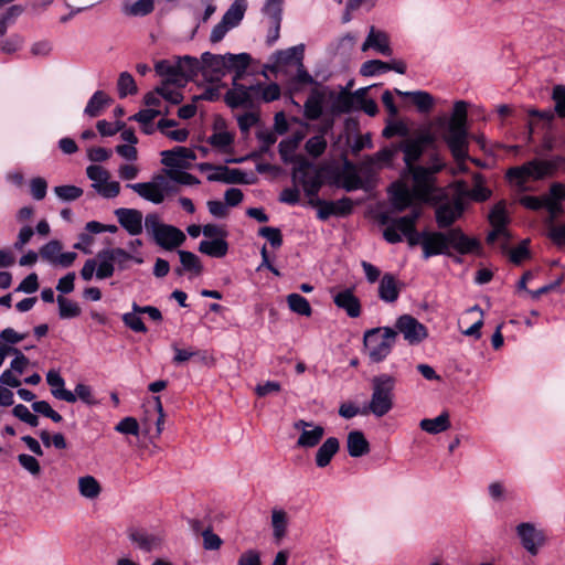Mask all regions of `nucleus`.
Returning a JSON list of instances; mask_svg holds the SVG:
<instances>
[{
  "mask_svg": "<svg viewBox=\"0 0 565 565\" xmlns=\"http://www.w3.org/2000/svg\"><path fill=\"white\" fill-rule=\"evenodd\" d=\"M332 299L334 305L350 318H358L361 315V302L354 295L353 288L332 291Z\"/></svg>",
  "mask_w": 565,
  "mask_h": 565,
  "instance_id": "obj_23",
  "label": "nucleus"
},
{
  "mask_svg": "<svg viewBox=\"0 0 565 565\" xmlns=\"http://www.w3.org/2000/svg\"><path fill=\"white\" fill-rule=\"evenodd\" d=\"M419 427L431 435L446 431L450 427L449 415L444 412L435 418H424L419 422Z\"/></svg>",
  "mask_w": 565,
  "mask_h": 565,
  "instance_id": "obj_37",
  "label": "nucleus"
},
{
  "mask_svg": "<svg viewBox=\"0 0 565 565\" xmlns=\"http://www.w3.org/2000/svg\"><path fill=\"white\" fill-rule=\"evenodd\" d=\"M395 93L399 96L411 97L414 105L420 113L429 111L434 105L433 96L424 90L402 92L399 89H395Z\"/></svg>",
  "mask_w": 565,
  "mask_h": 565,
  "instance_id": "obj_38",
  "label": "nucleus"
},
{
  "mask_svg": "<svg viewBox=\"0 0 565 565\" xmlns=\"http://www.w3.org/2000/svg\"><path fill=\"white\" fill-rule=\"evenodd\" d=\"M515 532L523 548L531 555H536L545 544L546 536L542 529L534 523L522 522L516 525Z\"/></svg>",
  "mask_w": 565,
  "mask_h": 565,
  "instance_id": "obj_16",
  "label": "nucleus"
},
{
  "mask_svg": "<svg viewBox=\"0 0 565 565\" xmlns=\"http://www.w3.org/2000/svg\"><path fill=\"white\" fill-rule=\"evenodd\" d=\"M390 71L388 63L381 60H369L361 65L360 73L363 76L372 77Z\"/></svg>",
  "mask_w": 565,
  "mask_h": 565,
  "instance_id": "obj_51",
  "label": "nucleus"
},
{
  "mask_svg": "<svg viewBox=\"0 0 565 565\" xmlns=\"http://www.w3.org/2000/svg\"><path fill=\"white\" fill-rule=\"evenodd\" d=\"M93 259L97 262V279L110 278L114 275L116 268L118 270L127 269V263L129 260H132L137 264L143 263L141 256L132 255L120 247L103 248L96 254L95 258Z\"/></svg>",
  "mask_w": 565,
  "mask_h": 565,
  "instance_id": "obj_5",
  "label": "nucleus"
},
{
  "mask_svg": "<svg viewBox=\"0 0 565 565\" xmlns=\"http://www.w3.org/2000/svg\"><path fill=\"white\" fill-rule=\"evenodd\" d=\"M109 103L110 98L103 90H97L89 98L84 114L88 117H97Z\"/></svg>",
  "mask_w": 565,
  "mask_h": 565,
  "instance_id": "obj_41",
  "label": "nucleus"
},
{
  "mask_svg": "<svg viewBox=\"0 0 565 565\" xmlns=\"http://www.w3.org/2000/svg\"><path fill=\"white\" fill-rule=\"evenodd\" d=\"M291 179L295 184H300L305 194L309 198V204H315L313 198L318 196L322 185L320 173L315 166L306 159H300L292 168Z\"/></svg>",
  "mask_w": 565,
  "mask_h": 565,
  "instance_id": "obj_9",
  "label": "nucleus"
},
{
  "mask_svg": "<svg viewBox=\"0 0 565 565\" xmlns=\"http://www.w3.org/2000/svg\"><path fill=\"white\" fill-rule=\"evenodd\" d=\"M352 107L362 109L369 116H375L379 111L377 104L366 97V89L360 88L355 90L344 102V110L349 111Z\"/></svg>",
  "mask_w": 565,
  "mask_h": 565,
  "instance_id": "obj_26",
  "label": "nucleus"
},
{
  "mask_svg": "<svg viewBox=\"0 0 565 565\" xmlns=\"http://www.w3.org/2000/svg\"><path fill=\"white\" fill-rule=\"evenodd\" d=\"M450 248L461 255L479 254L481 244L477 238L467 236L459 227H452L447 232L424 231V259L437 255H450Z\"/></svg>",
  "mask_w": 565,
  "mask_h": 565,
  "instance_id": "obj_1",
  "label": "nucleus"
},
{
  "mask_svg": "<svg viewBox=\"0 0 565 565\" xmlns=\"http://www.w3.org/2000/svg\"><path fill=\"white\" fill-rule=\"evenodd\" d=\"M177 65V56L171 60H160L154 64V71L159 76L166 77L164 82L178 85L179 78Z\"/></svg>",
  "mask_w": 565,
  "mask_h": 565,
  "instance_id": "obj_39",
  "label": "nucleus"
},
{
  "mask_svg": "<svg viewBox=\"0 0 565 565\" xmlns=\"http://www.w3.org/2000/svg\"><path fill=\"white\" fill-rule=\"evenodd\" d=\"M117 89L120 98H125L128 95H134L137 93L138 88L130 73L122 72L119 74Z\"/></svg>",
  "mask_w": 565,
  "mask_h": 565,
  "instance_id": "obj_49",
  "label": "nucleus"
},
{
  "mask_svg": "<svg viewBox=\"0 0 565 565\" xmlns=\"http://www.w3.org/2000/svg\"><path fill=\"white\" fill-rule=\"evenodd\" d=\"M115 215L130 235L136 236L142 232V213L139 210L120 207L115 211Z\"/></svg>",
  "mask_w": 565,
  "mask_h": 565,
  "instance_id": "obj_25",
  "label": "nucleus"
},
{
  "mask_svg": "<svg viewBox=\"0 0 565 565\" xmlns=\"http://www.w3.org/2000/svg\"><path fill=\"white\" fill-rule=\"evenodd\" d=\"M126 186L132 190L143 200H147L153 204H160L164 200L161 192H159L150 181L140 183H128Z\"/></svg>",
  "mask_w": 565,
  "mask_h": 565,
  "instance_id": "obj_34",
  "label": "nucleus"
},
{
  "mask_svg": "<svg viewBox=\"0 0 565 565\" xmlns=\"http://www.w3.org/2000/svg\"><path fill=\"white\" fill-rule=\"evenodd\" d=\"M87 178L93 182L94 190L105 199H114L120 193L118 181H111L109 172L102 166L92 164L86 168Z\"/></svg>",
  "mask_w": 565,
  "mask_h": 565,
  "instance_id": "obj_12",
  "label": "nucleus"
},
{
  "mask_svg": "<svg viewBox=\"0 0 565 565\" xmlns=\"http://www.w3.org/2000/svg\"><path fill=\"white\" fill-rule=\"evenodd\" d=\"M257 87L256 83L250 84H234L225 96L224 100L231 108H246L252 109L258 106L257 102Z\"/></svg>",
  "mask_w": 565,
  "mask_h": 565,
  "instance_id": "obj_15",
  "label": "nucleus"
},
{
  "mask_svg": "<svg viewBox=\"0 0 565 565\" xmlns=\"http://www.w3.org/2000/svg\"><path fill=\"white\" fill-rule=\"evenodd\" d=\"M361 50L362 52L374 50L376 53L383 56H391L393 54L388 34L373 25L370 28Z\"/></svg>",
  "mask_w": 565,
  "mask_h": 565,
  "instance_id": "obj_22",
  "label": "nucleus"
},
{
  "mask_svg": "<svg viewBox=\"0 0 565 565\" xmlns=\"http://www.w3.org/2000/svg\"><path fill=\"white\" fill-rule=\"evenodd\" d=\"M145 228L154 242L167 250L181 246L185 241V235L181 230L173 225L163 224L156 213L146 215Z\"/></svg>",
  "mask_w": 565,
  "mask_h": 565,
  "instance_id": "obj_7",
  "label": "nucleus"
},
{
  "mask_svg": "<svg viewBox=\"0 0 565 565\" xmlns=\"http://www.w3.org/2000/svg\"><path fill=\"white\" fill-rule=\"evenodd\" d=\"M489 221L492 227L507 228L509 217L503 202H499L492 207L489 214Z\"/></svg>",
  "mask_w": 565,
  "mask_h": 565,
  "instance_id": "obj_55",
  "label": "nucleus"
},
{
  "mask_svg": "<svg viewBox=\"0 0 565 565\" xmlns=\"http://www.w3.org/2000/svg\"><path fill=\"white\" fill-rule=\"evenodd\" d=\"M348 452L353 458L362 457L370 451V444L360 430H352L347 437Z\"/></svg>",
  "mask_w": 565,
  "mask_h": 565,
  "instance_id": "obj_31",
  "label": "nucleus"
},
{
  "mask_svg": "<svg viewBox=\"0 0 565 565\" xmlns=\"http://www.w3.org/2000/svg\"><path fill=\"white\" fill-rule=\"evenodd\" d=\"M46 382L51 386V393L56 399L67 403L76 402V395L65 388V381L57 371L50 370L46 373Z\"/></svg>",
  "mask_w": 565,
  "mask_h": 565,
  "instance_id": "obj_30",
  "label": "nucleus"
},
{
  "mask_svg": "<svg viewBox=\"0 0 565 565\" xmlns=\"http://www.w3.org/2000/svg\"><path fill=\"white\" fill-rule=\"evenodd\" d=\"M467 110L468 104L457 100L454 104L450 118L439 120L443 139L458 161L465 160L468 154Z\"/></svg>",
  "mask_w": 565,
  "mask_h": 565,
  "instance_id": "obj_2",
  "label": "nucleus"
},
{
  "mask_svg": "<svg viewBox=\"0 0 565 565\" xmlns=\"http://www.w3.org/2000/svg\"><path fill=\"white\" fill-rule=\"evenodd\" d=\"M153 10V0H138L132 4H127L124 12L132 17H145Z\"/></svg>",
  "mask_w": 565,
  "mask_h": 565,
  "instance_id": "obj_54",
  "label": "nucleus"
},
{
  "mask_svg": "<svg viewBox=\"0 0 565 565\" xmlns=\"http://www.w3.org/2000/svg\"><path fill=\"white\" fill-rule=\"evenodd\" d=\"M340 443L335 437L327 438L323 444L318 448L316 454V465L319 468L327 467L333 456L338 452Z\"/></svg>",
  "mask_w": 565,
  "mask_h": 565,
  "instance_id": "obj_33",
  "label": "nucleus"
},
{
  "mask_svg": "<svg viewBox=\"0 0 565 565\" xmlns=\"http://www.w3.org/2000/svg\"><path fill=\"white\" fill-rule=\"evenodd\" d=\"M177 63L179 78L178 85L180 86L193 79L202 70V61L200 62L198 58L190 55L177 56Z\"/></svg>",
  "mask_w": 565,
  "mask_h": 565,
  "instance_id": "obj_27",
  "label": "nucleus"
},
{
  "mask_svg": "<svg viewBox=\"0 0 565 565\" xmlns=\"http://www.w3.org/2000/svg\"><path fill=\"white\" fill-rule=\"evenodd\" d=\"M78 491L85 499L94 500L100 494L102 487L95 477L84 476L78 479Z\"/></svg>",
  "mask_w": 565,
  "mask_h": 565,
  "instance_id": "obj_42",
  "label": "nucleus"
},
{
  "mask_svg": "<svg viewBox=\"0 0 565 565\" xmlns=\"http://www.w3.org/2000/svg\"><path fill=\"white\" fill-rule=\"evenodd\" d=\"M57 305L61 319H72L81 315V308L75 301L58 296Z\"/></svg>",
  "mask_w": 565,
  "mask_h": 565,
  "instance_id": "obj_52",
  "label": "nucleus"
},
{
  "mask_svg": "<svg viewBox=\"0 0 565 565\" xmlns=\"http://www.w3.org/2000/svg\"><path fill=\"white\" fill-rule=\"evenodd\" d=\"M444 168V163L435 158L431 166L426 168L423 166H413L406 168V170L413 177V190L416 193L418 200H427L435 190V173L439 172Z\"/></svg>",
  "mask_w": 565,
  "mask_h": 565,
  "instance_id": "obj_10",
  "label": "nucleus"
},
{
  "mask_svg": "<svg viewBox=\"0 0 565 565\" xmlns=\"http://www.w3.org/2000/svg\"><path fill=\"white\" fill-rule=\"evenodd\" d=\"M284 0H266L262 13L268 18L269 23L281 22Z\"/></svg>",
  "mask_w": 565,
  "mask_h": 565,
  "instance_id": "obj_46",
  "label": "nucleus"
},
{
  "mask_svg": "<svg viewBox=\"0 0 565 565\" xmlns=\"http://www.w3.org/2000/svg\"><path fill=\"white\" fill-rule=\"evenodd\" d=\"M226 73L233 72L235 70L238 71H247L252 56L248 53H239V54H233L227 53L226 57Z\"/></svg>",
  "mask_w": 565,
  "mask_h": 565,
  "instance_id": "obj_47",
  "label": "nucleus"
},
{
  "mask_svg": "<svg viewBox=\"0 0 565 565\" xmlns=\"http://www.w3.org/2000/svg\"><path fill=\"white\" fill-rule=\"evenodd\" d=\"M166 172L170 180L180 184L194 185L200 183L196 177L185 171H181L180 169H167Z\"/></svg>",
  "mask_w": 565,
  "mask_h": 565,
  "instance_id": "obj_62",
  "label": "nucleus"
},
{
  "mask_svg": "<svg viewBox=\"0 0 565 565\" xmlns=\"http://www.w3.org/2000/svg\"><path fill=\"white\" fill-rule=\"evenodd\" d=\"M290 518L281 508H273L270 511V525L273 530V539L276 543H280L288 533Z\"/></svg>",
  "mask_w": 565,
  "mask_h": 565,
  "instance_id": "obj_29",
  "label": "nucleus"
},
{
  "mask_svg": "<svg viewBox=\"0 0 565 565\" xmlns=\"http://www.w3.org/2000/svg\"><path fill=\"white\" fill-rule=\"evenodd\" d=\"M557 218H551V215H546L544 223L547 230L548 238L556 246H565V224L556 223Z\"/></svg>",
  "mask_w": 565,
  "mask_h": 565,
  "instance_id": "obj_43",
  "label": "nucleus"
},
{
  "mask_svg": "<svg viewBox=\"0 0 565 565\" xmlns=\"http://www.w3.org/2000/svg\"><path fill=\"white\" fill-rule=\"evenodd\" d=\"M434 136L429 131H422L414 137H408L396 146L404 152L405 168H412L420 159L427 146L433 145Z\"/></svg>",
  "mask_w": 565,
  "mask_h": 565,
  "instance_id": "obj_13",
  "label": "nucleus"
},
{
  "mask_svg": "<svg viewBox=\"0 0 565 565\" xmlns=\"http://www.w3.org/2000/svg\"><path fill=\"white\" fill-rule=\"evenodd\" d=\"M23 42V38L19 34L2 35L0 36V51L7 54L15 53L22 47Z\"/></svg>",
  "mask_w": 565,
  "mask_h": 565,
  "instance_id": "obj_59",
  "label": "nucleus"
},
{
  "mask_svg": "<svg viewBox=\"0 0 565 565\" xmlns=\"http://www.w3.org/2000/svg\"><path fill=\"white\" fill-rule=\"evenodd\" d=\"M399 148L396 145H391L373 156H369L366 162L376 169L384 167H393L394 159L397 157Z\"/></svg>",
  "mask_w": 565,
  "mask_h": 565,
  "instance_id": "obj_32",
  "label": "nucleus"
},
{
  "mask_svg": "<svg viewBox=\"0 0 565 565\" xmlns=\"http://www.w3.org/2000/svg\"><path fill=\"white\" fill-rule=\"evenodd\" d=\"M520 203L524 207L533 211L544 207L547 211V215H551V218H558L564 214V207L557 205L558 203H556V200L552 196V188L548 193L542 196L524 195L520 199Z\"/></svg>",
  "mask_w": 565,
  "mask_h": 565,
  "instance_id": "obj_19",
  "label": "nucleus"
},
{
  "mask_svg": "<svg viewBox=\"0 0 565 565\" xmlns=\"http://www.w3.org/2000/svg\"><path fill=\"white\" fill-rule=\"evenodd\" d=\"M130 541L143 552L157 551L161 547L163 535L159 531H148L146 529H130L128 532Z\"/></svg>",
  "mask_w": 565,
  "mask_h": 565,
  "instance_id": "obj_20",
  "label": "nucleus"
},
{
  "mask_svg": "<svg viewBox=\"0 0 565 565\" xmlns=\"http://www.w3.org/2000/svg\"><path fill=\"white\" fill-rule=\"evenodd\" d=\"M305 45L299 44L291 46L287 50L278 51L275 54V61L277 64L288 65L291 63L300 64L303 60Z\"/></svg>",
  "mask_w": 565,
  "mask_h": 565,
  "instance_id": "obj_40",
  "label": "nucleus"
},
{
  "mask_svg": "<svg viewBox=\"0 0 565 565\" xmlns=\"http://www.w3.org/2000/svg\"><path fill=\"white\" fill-rule=\"evenodd\" d=\"M398 296L397 280L392 274H385L379 285V297L385 302H394Z\"/></svg>",
  "mask_w": 565,
  "mask_h": 565,
  "instance_id": "obj_35",
  "label": "nucleus"
},
{
  "mask_svg": "<svg viewBox=\"0 0 565 565\" xmlns=\"http://www.w3.org/2000/svg\"><path fill=\"white\" fill-rule=\"evenodd\" d=\"M341 186L352 192L363 188V180L354 169H350L342 174Z\"/></svg>",
  "mask_w": 565,
  "mask_h": 565,
  "instance_id": "obj_58",
  "label": "nucleus"
},
{
  "mask_svg": "<svg viewBox=\"0 0 565 565\" xmlns=\"http://www.w3.org/2000/svg\"><path fill=\"white\" fill-rule=\"evenodd\" d=\"M62 248L63 246L60 241L52 239L40 248L39 254L43 260L47 262L52 266H56V259L58 258Z\"/></svg>",
  "mask_w": 565,
  "mask_h": 565,
  "instance_id": "obj_48",
  "label": "nucleus"
},
{
  "mask_svg": "<svg viewBox=\"0 0 565 565\" xmlns=\"http://www.w3.org/2000/svg\"><path fill=\"white\" fill-rule=\"evenodd\" d=\"M388 193L391 206L396 212H403L407 207L412 211L415 206H422L415 202L418 198L414 190L401 182L393 183Z\"/></svg>",
  "mask_w": 565,
  "mask_h": 565,
  "instance_id": "obj_18",
  "label": "nucleus"
},
{
  "mask_svg": "<svg viewBox=\"0 0 565 565\" xmlns=\"http://www.w3.org/2000/svg\"><path fill=\"white\" fill-rule=\"evenodd\" d=\"M13 415L31 427H36L39 425V418L36 415L30 412V409L23 405L18 404L12 409Z\"/></svg>",
  "mask_w": 565,
  "mask_h": 565,
  "instance_id": "obj_64",
  "label": "nucleus"
},
{
  "mask_svg": "<svg viewBox=\"0 0 565 565\" xmlns=\"http://www.w3.org/2000/svg\"><path fill=\"white\" fill-rule=\"evenodd\" d=\"M256 87L258 93V105L260 103H270L277 100L280 97V87L276 83L264 85L263 83L257 82Z\"/></svg>",
  "mask_w": 565,
  "mask_h": 565,
  "instance_id": "obj_44",
  "label": "nucleus"
},
{
  "mask_svg": "<svg viewBox=\"0 0 565 565\" xmlns=\"http://www.w3.org/2000/svg\"><path fill=\"white\" fill-rule=\"evenodd\" d=\"M327 140L322 135H316L306 141L305 149L313 158L320 157L327 149Z\"/></svg>",
  "mask_w": 565,
  "mask_h": 565,
  "instance_id": "obj_56",
  "label": "nucleus"
},
{
  "mask_svg": "<svg viewBox=\"0 0 565 565\" xmlns=\"http://www.w3.org/2000/svg\"><path fill=\"white\" fill-rule=\"evenodd\" d=\"M195 159L194 152L185 147H175L161 152V162L169 169L186 168Z\"/></svg>",
  "mask_w": 565,
  "mask_h": 565,
  "instance_id": "obj_24",
  "label": "nucleus"
},
{
  "mask_svg": "<svg viewBox=\"0 0 565 565\" xmlns=\"http://www.w3.org/2000/svg\"><path fill=\"white\" fill-rule=\"evenodd\" d=\"M23 12L21 6H11L4 13L0 14V36L6 35L8 29L15 22Z\"/></svg>",
  "mask_w": 565,
  "mask_h": 565,
  "instance_id": "obj_53",
  "label": "nucleus"
},
{
  "mask_svg": "<svg viewBox=\"0 0 565 565\" xmlns=\"http://www.w3.org/2000/svg\"><path fill=\"white\" fill-rule=\"evenodd\" d=\"M396 330L409 344H419L428 337L427 328L411 315L401 316L395 323Z\"/></svg>",
  "mask_w": 565,
  "mask_h": 565,
  "instance_id": "obj_17",
  "label": "nucleus"
},
{
  "mask_svg": "<svg viewBox=\"0 0 565 565\" xmlns=\"http://www.w3.org/2000/svg\"><path fill=\"white\" fill-rule=\"evenodd\" d=\"M246 9V0H234L223 14L222 20L212 29L211 42L217 43L222 41L230 30L236 28L244 19Z\"/></svg>",
  "mask_w": 565,
  "mask_h": 565,
  "instance_id": "obj_11",
  "label": "nucleus"
},
{
  "mask_svg": "<svg viewBox=\"0 0 565 565\" xmlns=\"http://www.w3.org/2000/svg\"><path fill=\"white\" fill-rule=\"evenodd\" d=\"M199 250L210 257L221 258L228 252V244L225 238L203 239L199 244Z\"/></svg>",
  "mask_w": 565,
  "mask_h": 565,
  "instance_id": "obj_36",
  "label": "nucleus"
},
{
  "mask_svg": "<svg viewBox=\"0 0 565 565\" xmlns=\"http://www.w3.org/2000/svg\"><path fill=\"white\" fill-rule=\"evenodd\" d=\"M409 129L407 125L401 120L390 121L383 130L385 138H392L395 136L408 137Z\"/></svg>",
  "mask_w": 565,
  "mask_h": 565,
  "instance_id": "obj_63",
  "label": "nucleus"
},
{
  "mask_svg": "<svg viewBox=\"0 0 565 565\" xmlns=\"http://www.w3.org/2000/svg\"><path fill=\"white\" fill-rule=\"evenodd\" d=\"M487 491L493 502H503L508 498V488L502 480L491 481L487 487Z\"/></svg>",
  "mask_w": 565,
  "mask_h": 565,
  "instance_id": "obj_60",
  "label": "nucleus"
},
{
  "mask_svg": "<svg viewBox=\"0 0 565 565\" xmlns=\"http://www.w3.org/2000/svg\"><path fill=\"white\" fill-rule=\"evenodd\" d=\"M54 193L63 202H72L83 195V189L76 185H57Z\"/></svg>",
  "mask_w": 565,
  "mask_h": 565,
  "instance_id": "obj_57",
  "label": "nucleus"
},
{
  "mask_svg": "<svg viewBox=\"0 0 565 565\" xmlns=\"http://www.w3.org/2000/svg\"><path fill=\"white\" fill-rule=\"evenodd\" d=\"M226 54H213L204 52L201 55L202 70L210 72L213 78L220 81L226 74Z\"/></svg>",
  "mask_w": 565,
  "mask_h": 565,
  "instance_id": "obj_28",
  "label": "nucleus"
},
{
  "mask_svg": "<svg viewBox=\"0 0 565 565\" xmlns=\"http://www.w3.org/2000/svg\"><path fill=\"white\" fill-rule=\"evenodd\" d=\"M371 386V399L363 407L362 415L371 413L375 417L381 418L388 414L394 406L396 379L393 375L382 373L372 379Z\"/></svg>",
  "mask_w": 565,
  "mask_h": 565,
  "instance_id": "obj_4",
  "label": "nucleus"
},
{
  "mask_svg": "<svg viewBox=\"0 0 565 565\" xmlns=\"http://www.w3.org/2000/svg\"><path fill=\"white\" fill-rule=\"evenodd\" d=\"M423 207L415 206L404 216L391 217L387 213H383L379 217V222L385 228L383 237L390 244H396L407 239L411 246L420 245L423 247L424 231H416V223L422 216Z\"/></svg>",
  "mask_w": 565,
  "mask_h": 565,
  "instance_id": "obj_3",
  "label": "nucleus"
},
{
  "mask_svg": "<svg viewBox=\"0 0 565 565\" xmlns=\"http://www.w3.org/2000/svg\"><path fill=\"white\" fill-rule=\"evenodd\" d=\"M171 84L172 83L163 82L161 86H158V92L163 99L173 105H178L183 100V96L179 89L172 88Z\"/></svg>",
  "mask_w": 565,
  "mask_h": 565,
  "instance_id": "obj_61",
  "label": "nucleus"
},
{
  "mask_svg": "<svg viewBox=\"0 0 565 565\" xmlns=\"http://www.w3.org/2000/svg\"><path fill=\"white\" fill-rule=\"evenodd\" d=\"M287 303L291 311L309 317L312 312L309 301L299 294H290L287 296Z\"/></svg>",
  "mask_w": 565,
  "mask_h": 565,
  "instance_id": "obj_45",
  "label": "nucleus"
},
{
  "mask_svg": "<svg viewBox=\"0 0 565 565\" xmlns=\"http://www.w3.org/2000/svg\"><path fill=\"white\" fill-rule=\"evenodd\" d=\"M555 169L556 166L552 161L534 159L520 167L511 168L507 177L520 191H527L526 182L529 180H542L551 175Z\"/></svg>",
  "mask_w": 565,
  "mask_h": 565,
  "instance_id": "obj_8",
  "label": "nucleus"
},
{
  "mask_svg": "<svg viewBox=\"0 0 565 565\" xmlns=\"http://www.w3.org/2000/svg\"><path fill=\"white\" fill-rule=\"evenodd\" d=\"M465 200L461 195H455L438 203L435 207V218L439 228H448L455 224L465 212Z\"/></svg>",
  "mask_w": 565,
  "mask_h": 565,
  "instance_id": "obj_14",
  "label": "nucleus"
},
{
  "mask_svg": "<svg viewBox=\"0 0 565 565\" xmlns=\"http://www.w3.org/2000/svg\"><path fill=\"white\" fill-rule=\"evenodd\" d=\"M397 331L390 327L373 328L364 332V349L372 362L384 361L391 353Z\"/></svg>",
  "mask_w": 565,
  "mask_h": 565,
  "instance_id": "obj_6",
  "label": "nucleus"
},
{
  "mask_svg": "<svg viewBox=\"0 0 565 565\" xmlns=\"http://www.w3.org/2000/svg\"><path fill=\"white\" fill-rule=\"evenodd\" d=\"M294 428L300 431L297 446L301 448H312L317 446L324 435V428L322 426L303 419L295 422Z\"/></svg>",
  "mask_w": 565,
  "mask_h": 565,
  "instance_id": "obj_21",
  "label": "nucleus"
},
{
  "mask_svg": "<svg viewBox=\"0 0 565 565\" xmlns=\"http://www.w3.org/2000/svg\"><path fill=\"white\" fill-rule=\"evenodd\" d=\"M178 254L182 270L190 271L194 275H199L202 271L201 262L195 254L186 250H179Z\"/></svg>",
  "mask_w": 565,
  "mask_h": 565,
  "instance_id": "obj_50",
  "label": "nucleus"
}]
</instances>
